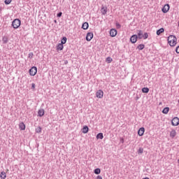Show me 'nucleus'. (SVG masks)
<instances>
[{
  "mask_svg": "<svg viewBox=\"0 0 179 179\" xmlns=\"http://www.w3.org/2000/svg\"><path fill=\"white\" fill-rule=\"evenodd\" d=\"M168 43L171 47H176L177 45V37L174 35H170L168 37Z\"/></svg>",
  "mask_w": 179,
  "mask_h": 179,
  "instance_id": "obj_1",
  "label": "nucleus"
},
{
  "mask_svg": "<svg viewBox=\"0 0 179 179\" xmlns=\"http://www.w3.org/2000/svg\"><path fill=\"white\" fill-rule=\"evenodd\" d=\"M20 24H22V21L16 18L12 22L11 26L13 29H19V27H20Z\"/></svg>",
  "mask_w": 179,
  "mask_h": 179,
  "instance_id": "obj_2",
  "label": "nucleus"
},
{
  "mask_svg": "<svg viewBox=\"0 0 179 179\" xmlns=\"http://www.w3.org/2000/svg\"><path fill=\"white\" fill-rule=\"evenodd\" d=\"M29 75L31 76H36V74L37 73V67L36 66H32L29 71Z\"/></svg>",
  "mask_w": 179,
  "mask_h": 179,
  "instance_id": "obj_3",
  "label": "nucleus"
},
{
  "mask_svg": "<svg viewBox=\"0 0 179 179\" xmlns=\"http://www.w3.org/2000/svg\"><path fill=\"white\" fill-rule=\"evenodd\" d=\"M171 124L173 127H177L179 125V118L178 117H175L171 120Z\"/></svg>",
  "mask_w": 179,
  "mask_h": 179,
  "instance_id": "obj_4",
  "label": "nucleus"
},
{
  "mask_svg": "<svg viewBox=\"0 0 179 179\" xmlns=\"http://www.w3.org/2000/svg\"><path fill=\"white\" fill-rule=\"evenodd\" d=\"M130 41L132 44H135V43L138 41V35L136 34L132 35L130 38Z\"/></svg>",
  "mask_w": 179,
  "mask_h": 179,
  "instance_id": "obj_5",
  "label": "nucleus"
},
{
  "mask_svg": "<svg viewBox=\"0 0 179 179\" xmlns=\"http://www.w3.org/2000/svg\"><path fill=\"white\" fill-rule=\"evenodd\" d=\"M104 94V92H103V90H99L96 92V96L98 98V99H103V96Z\"/></svg>",
  "mask_w": 179,
  "mask_h": 179,
  "instance_id": "obj_6",
  "label": "nucleus"
},
{
  "mask_svg": "<svg viewBox=\"0 0 179 179\" xmlns=\"http://www.w3.org/2000/svg\"><path fill=\"white\" fill-rule=\"evenodd\" d=\"M162 10L163 13H167L169 10H170V5L169 4H165L164 6L162 8Z\"/></svg>",
  "mask_w": 179,
  "mask_h": 179,
  "instance_id": "obj_7",
  "label": "nucleus"
},
{
  "mask_svg": "<svg viewBox=\"0 0 179 179\" xmlns=\"http://www.w3.org/2000/svg\"><path fill=\"white\" fill-rule=\"evenodd\" d=\"M176 135H177V131H176V129H172L171 131H170V137L172 139H174V138H176Z\"/></svg>",
  "mask_w": 179,
  "mask_h": 179,
  "instance_id": "obj_8",
  "label": "nucleus"
},
{
  "mask_svg": "<svg viewBox=\"0 0 179 179\" xmlns=\"http://www.w3.org/2000/svg\"><path fill=\"white\" fill-rule=\"evenodd\" d=\"M92 38H93V32H88L86 36L87 41H92Z\"/></svg>",
  "mask_w": 179,
  "mask_h": 179,
  "instance_id": "obj_9",
  "label": "nucleus"
},
{
  "mask_svg": "<svg viewBox=\"0 0 179 179\" xmlns=\"http://www.w3.org/2000/svg\"><path fill=\"white\" fill-rule=\"evenodd\" d=\"M143 134H145V127H141L138 131V136H143Z\"/></svg>",
  "mask_w": 179,
  "mask_h": 179,
  "instance_id": "obj_10",
  "label": "nucleus"
},
{
  "mask_svg": "<svg viewBox=\"0 0 179 179\" xmlns=\"http://www.w3.org/2000/svg\"><path fill=\"white\" fill-rule=\"evenodd\" d=\"M117 31H116L115 29H110V37H115V36H117Z\"/></svg>",
  "mask_w": 179,
  "mask_h": 179,
  "instance_id": "obj_11",
  "label": "nucleus"
},
{
  "mask_svg": "<svg viewBox=\"0 0 179 179\" xmlns=\"http://www.w3.org/2000/svg\"><path fill=\"white\" fill-rule=\"evenodd\" d=\"M45 110L43 108L39 109L38 110V117H43L44 115Z\"/></svg>",
  "mask_w": 179,
  "mask_h": 179,
  "instance_id": "obj_12",
  "label": "nucleus"
},
{
  "mask_svg": "<svg viewBox=\"0 0 179 179\" xmlns=\"http://www.w3.org/2000/svg\"><path fill=\"white\" fill-rule=\"evenodd\" d=\"M19 129H20V131H24V129H26V124H24V122L20 123Z\"/></svg>",
  "mask_w": 179,
  "mask_h": 179,
  "instance_id": "obj_13",
  "label": "nucleus"
},
{
  "mask_svg": "<svg viewBox=\"0 0 179 179\" xmlns=\"http://www.w3.org/2000/svg\"><path fill=\"white\" fill-rule=\"evenodd\" d=\"M137 37L139 38V40H141V38H143V32L142 30H139L137 34Z\"/></svg>",
  "mask_w": 179,
  "mask_h": 179,
  "instance_id": "obj_14",
  "label": "nucleus"
},
{
  "mask_svg": "<svg viewBox=\"0 0 179 179\" xmlns=\"http://www.w3.org/2000/svg\"><path fill=\"white\" fill-rule=\"evenodd\" d=\"M82 29H83V30H87L89 29V23L88 22L83 23Z\"/></svg>",
  "mask_w": 179,
  "mask_h": 179,
  "instance_id": "obj_15",
  "label": "nucleus"
},
{
  "mask_svg": "<svg viewBox=\"0 0 179 179\" xmlns=\"http://www.w3.org/2000/svg\"><path fill=\"white\" fill-rule=\"evenodd\" d=\"M57 50L58 51H62V50H64V45L62 43H59L57 45Z\"/></svg>",
  "mask_w": 179,
  "mask_h": 179,
  "instance_id": "obj_16",
  "label": "nucleus"
},
{
  "mask_svg": "<svg viewBox=\"0 0 179 179\" xmlns=\"http://www.w3.org/2000/svg\"><path fill=\"white\" fill-rule=\"evenodd\" d=\"M101 12L102 13V15H106L107 14V7H101Z\"/></svg>",
  "mask_w": 179,
  "mask_h": 179,
  "instance_id": "obj_17",
  "label": "nucleus"
},
{
  "mask_svg": "<svg viewBox=\"0 0 179 179\" xmlns=\"http://www.w3.org/2000/svg\"><path fill=\"white\" fill-rule=\"evenodd\" d=\"M82 132L83 134H87V132H89V127L87 126H84Z\"/></svg>",
  "mask_w": 179,
  "mask_h": 179,
  "instance_id": "obj_18",
  "label": "nucleus"
},
{
  "mask_svg": "<svg viewBox=\"0 0 179 179\" xmlns=\"http://www.w3.org/2000/svg\"><path fill=\"white\" fill-rule=\"evenodd\" d=\"M3 44H8V41H9V39L8 38V36H3L2 38Z\"/></svg>",
  "mask_w": 179,
  "mask_h": 179,
  "instance_id": "obj_19",
  "label": "nucleus"
},
{
  "mask_svg": "<svg viewBox=\"0 0 179 179\" xmlns=\"http://www.w3.org/2000/svg\"><path fill=\"white\" fill-rule=\"evenodd\" d=\"M162 33H164V28L157 30V36H160Z\"/></svg>",
  "mask_w": 179,
  "mask_h": 179,
  "instance_id": "obj_20",
  "label": "nucleus"
},
{
  "mask_svg": "<svg viewBox=\"0 0 179 179\" xmlns=\"http://www.w3.org/2000/svg\"><path fill=\"white\" fill-rule=\"evenodd\" d=\"M1 179H6V173L5 171H1L0 174Z\"/></svg>",
  "mask_w": 179,
  "mask_h": 179,
  "instance_id": "obj_21",
  "label": "nucleus"
},
{
  "mask_svg": "<svg viewBox=\"0 0 179 179\" xmlns=\"http://www.w3.org/2000/svg\"><path fill=\"white\" fill-rule=\"evenodd\" d=\"M169 111H170V108L166 107L163 109L162 113L163 114H169Z\"/></svg>",
  "mask_w": 179,
  "mask_h": 179,
  "instance_id": "obj_22",
  "label": "nucleus"
},
{
  "mask_svg": "<svg viewBox=\"0 0 179 179\" xmlns=\"http://www.w3.org/2000/svg\"><path fill=\"white\" fill-rule=\"evenodd\" d=\"M104 138V136H103V133H99L96 135V139H103Z\"/></svg>",
  "mask_w": 179,
  "mask_h": 179,
  "instance_id": "obj_23",
  "label": "nucleus"
},
{
  "mask_svg": "<svg viewBox=\"0 0 179 179\" xmlns=\"http://www.w3.org/2000/svg\"><path fill=\"white\" fill-rule=\"evenodd\" d=\"M94 174L99 175V174H100V173H101V170H100V169H99V168H96L94 170Z\"/></svg>",
  "mask_w": 179,
  "mask_h": 179,
  "instance_id": "obj_24",
  "label": "nucleus"
},
{
  "mask_svg": "<svg viewBox=\"0 0 179 179\" xmlns=\"http://www.w3.org/2000/svg\"><path fill=\"white\" fill-rule=\"evenodd\" d=\"M68 40V38H66V36H64L61 41V43L62 44H66V41Z\"/></svg>",
  "mask_w": 179,
  "mask_h": 179,
  "instance_id": "obj_25",
  "label": "nucleus"
},
{
  "mask_svg": "<svg viewBox=\"0 0 179 179\" xmlns=\"http://www.w3.org/2000/svg\"><path fill=\"white\" fill-rule=\"evenodd\" d=\"M143 48H145V45L144 44H140L137 46V49L142 50H143Z\"/></svg>",
  "mask_w": 179,
  "mask_h": 179,
  "instance_id": "obj_26",
  "label": "nucleus"
},
{
  "mask_svg": "<svg viewBox=\"0 0 179 179\" xmlns=\"http://www.w3.org/2000/svg\"><path fill=\"white\" fill-rule=\"evenodd\" d=\"M36 134H41V131H42V129H41V127H38L36 129H35Z\"/></svg>",
  "mask_w": 179,
  "mask_h": 179,
  "instance_id": "obj_27",
  "label": "nucleus"
},
{
  "mask_svg": "<svg viewBox=\"0 0 179 179\" xmlns=\"http://www.w3.org/2000/svg\"><path fill=\"white\" fill-rule=\"evenodd\" d=\"M143 93H149V89L148 87H143L141 90Z\"/></svg>",
  "mask_w": 179,
  "mask_h": 179,
  "instance_id": "obj_28",
  "label": "nucleus"
},
{
  "mask_svg": "<svg viewBox=\"0 0 179 179\" xmlns=\"http://www.w3.org/2000/svg\"><path fill=\"white\" fill-rule=\"evenodd\" d=\"M106 62H108V64H111V62H113V58L108 57L106 58Z\"/></svg>",
  "mask_w": 179,
  "mask_h": 179,
  "instance_id": "obj_29",
  "label": "nucleus"
},
{
  "mask_svg": "<svg viewBox=\"0 0 179 179\" xmlns=\"http://www.w3.org/2000/svg\"><path fill=\"white\" fill-rule=\"evenodd\" d=\"M143 37L144 40H146V38H148L149 37V34H148V32H145L144 35H143Z\"/></svg>",
  "mask_w": 179,
  "mask_h": 179,
  "instance_id": "obj_30",
  "label": "nucleus"
},
{
  "mask_svg": "<svg viewBox=\"0 0 179 179\" xmlns=\"http://www.w3.org/2000/svg\"><path fill=\"white\" fill-rule=\"evenodd\" d=\"M33 57H34V54H33V52H29V55H28V58H29V59H32Z\"/></svg>",
  "mask_w": 179,
  "mask_h": 179,
  "instance_id": "obj_31",
  "label": "nucleus"
},
{
  "mask_svg": "<svg viewBox=\"0 0 179 179\" xmlns=\"http://www.w3.org/2000/svg\"><path fill=\"white\" fill-rule=\"evenodd\" d=\"M12 2V0H5L4 3L6 5H9Z\"/></svg>",
  "mask_w": 179,
  "mask_h": 179,
  "instance_id": "obj_32",
  "label": "nucleus"
},
{
  "mask_svg": "<svg viewBox=\"0 0 179 179\" xmlns=\"http://www.w3.org/2000/svg\"><path fill=\"white\" fill-rule=\"evenodd\" d=\"M138 153L142 155V153H143V149L142 148H140L138 150Z\"/></svg>",
  "mask_w": 179,
  "mask_h": 179,
  "instance_id": "obj_33",
  "label": "nucleus"
},
{
  "mask_svg": "<svg viewBox=\"0 0 179 179\" xmlns=\"http://www.w3.org/2000/svg\"><path fill=\"white\" fill-rule=\"evenodd\" d=\"M116 27L117 29H121V24L118 22L116 23Z\"/></svg>",
  "mask_w": 179,
  "mask_h": 179,
  "instance_id": "obj_34",
  "label": "nucleus"
},
{
  "mask_svg": "<svg viewBox=\"0 0 179 179\" xmlns=\"http://www.w3.org/2000/svg\"><path fill=\"white\" fill-rule=\"evenodd\" d=\"M61 16H62V12H59V13H57V17H61Z\"/></svg>",
  "mask_w": 179,
  "mask_h": 179,
  "instance_id": "obj_35",
  "label": "nucleus"
},
{
  "mask_svg": "<svg viewBox=\"0 0 179 179\" xmlns=\"http://www.w3.org/2000/svg\"><path fill=\"white\" fill-rule=\"evenodd\" d=\"M176 52L177 54H179V46L176 47Z\"/></svg>",
  "mask_w": 179,
  "mask_h": 179,
  "instance_id": "obj_36",
  "label": "nucleus"
},
{
  "mask_svg": "<svg viewBox=\"0 0 179 179\" xmlns=\"http://www.w3.org/2000/svg\"><path fill=\"white\" fill-rule=\"evenodd\" d=\"M31 89H36V84L34 83L31 84Z\"/></svg>",
  "mask_w": 179,
  "mask_h": 179,
  "instance_id": "obj_37",
  "label": "nucleus"
},
{
  "mask_svg": "<svg viewBox=\"0 0 179 179\" xmlns=\"http://www.w3.org/2000/svg\"><path fill=\"white\" fill-rule=\"evenodd\" d=\"M96 179H103V177H101V176H98L96 177Z\"/></svg>",
  "mask_w": 179,
  "mask_h": 179,
  "instance_id": "obj_38",
  "label": "nucleus"
},
{
  "mask_svg": "<svg viewBox=\"0 0 179 179\" xmlns=\"http://www.w3.org/2000/svg\"><path fill=\"white\" fill-rule=\"evenodd\" d=\"M120 142H121L122 143H124V138H121Z\"/></svg>",
  "mask_w": 179,
  "mask_h": 179,
  "instance_id": "obj_39",
  "label": "nucleus"
},
{
  "mask_svg": "<svg viewBox=\"0 0 179 179\" xmlns=\"http://www.w3.org/2000/svg\"><path fill=\"white\" fill-rule=\"evenodd\" d=\"M55 23H57V21H56V20H55Z\"/></svg>",
  "mask_w": 179,
  "mask_h": 179,
  "instance_id": "obj_40",
  "label": "nucleus"
},
{
  "mask_svg": "<svg viewBox=\"0 0 179 179\" xmlns=\"http://www.w3.org/2000/svg\"><path fill=\"white\" fill-rule=\"evenodd\" d=\"M178 27H179V21H178Z\"/></svg>",
  "mask_w": 179,
  "mask_h": 179,
  "instance_id": "obj_41",
  "label": "nucleus"
},
{
  "mask_svg": "<svg viewBox=\"0 0 179 179\" xmlns=\"http://www.w3.org/2000/svg\"><path fill=\"white\" fill-rule=\"evenodd\" d=\"M178 103H179V99H178Z\"/></svg>",
  "mask_w": 179,
  "mask_h": 179,
  "instance_id": "obj_42",
  "label": "nucleus"
}]
</instances>
